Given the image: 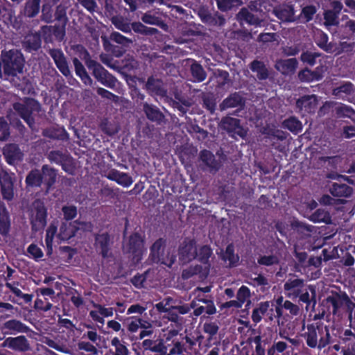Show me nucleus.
<instances>
[{"mask_svg": "<svg viewBox=\"0 0 355 355\" xmlns=\"http://www.w3.org/2000/svg\"><path fill=\"white\" fill-rule=\"evenodd\" d=\"M330 340L329 329L327 327L324 329L315 328L313 326L308 327L306 343L311 347H324Z\"/></svg>", "mask_w": 355, "mask_h": 355, "instance_id": "f257e3e1", "label": "nucleus"}, {"mask_svg": "<svg viewBox=\"0 0 355 355\" xmlns=\"http://www.w3.org/2000/svg\"><path fill=\"white\" fill-rule=\"evenodd\" d=\"M3 69L8 74L16 75L23 69L24 60L21 55L14 51H10L3 55Z\"/></svg>", "mask_w": 355, "mask_h": 355, "instance_id": "f03ea898", "label": "nucleus"}, {"mask_svg": "<svg viewBox=\"0 0 355 355\" xmlns=\"http://www.w3.org/2000/svg\"><path fill=\"white\" fill-rule=\"evenodd\" d=\"M91 224L89 223L74 221L73 223H63L60 228L58 234L55 236L57 240L67 241L75 236L76 232L79 230H89L91 229Z\"/></svg>", "mask_w": 355, "mask_h": 355, "instance_id": "7ed1b4c3", "label": "nucleus"}, {"mask_svg": "<svg viewBox=\"0 0 355 355\" xmlns=\"http://www.w3.org/2000/svg\"><path fill=\"white\" fill-rule=\"evenodd\" d=\"M150 256L154 261L160 262L167 266H171L175 260L173 254L169 250H164L162 240L154 243L151 248Z\"/></svg>", "mask_w": 355, "mask_h": 355, "instance_id": "20e7f679", "label": "nucleus"}, {"mask_svg": "<svg viewBox=\"0 0 355 355\" xmlns=\"http://www.w3.org/2000/svg\"><path fill=\"white\" fill-rule=\"evenodd\" d=\"M46 209L43 203L35 202L31 212V223L34 230H42L46 223Z\"/></svg>", "mask_w": 355, "mask_h": 355, "instance_id": "39448f33", "label": "nucleus"}, {"mask_svg": "<svg viewBox=\"0 0 355 355\" xmlns=\"http://www.w3.org/2000/svg\"><path fill=\"white\" fill-rule=\"evenodd\" d=\"M55 175L56 174L54 170L44 166L43 168L42 177H41L38 171H33L26 178V183L30 186H40L42 181L44 180L50 186L54 182Z\"/></svg>", "mask_w": 355, "mask_h": 355, "instance_id": "423d86ee", "label": "nucleus"}, {"mask_svg": "<svg viewBox=\"0 0 355 355\" xmlns=\"http://www.w3.org/2000/svg\"><path fill=\"white\" fill-rule=\"evenodd\" d=\"M123 250L126 253L132 254L133 259L138 261L143 253V240L138 234L132 235L128 241H125Z\"/></svg>", "mask_w": 355, "mask_h": 355, "instance_id": "0eeeda50", "label": "nucleus"}, {"mask_svg": "<svg viewBox=\"0 0 355 355\" xmlns=\"http://www.w3.org/2000/svg\"><path fill=\"white\" fill-rule=\"evenodd\" d=\"M155 307L159 312L166 313L178 310L180 314H185L190 310V308L187 305L175 306L174 302L171 298L164 299L157 303Z\"/></svg>", "mask_w": 355, "mask_h": 355, "instance_id": "6e6552de", "label": "nucleus"}, {"mask_svg": "<svg viewBox=\"0 0 355 355\" xmlns=\"http://www.w3.org/2000/svg\"><path fill=\"white\" fill-rule=\"evenodd\" d=\"M222 126L228 132L232 133L233 136L237 135L241 137L246 135V131L240 125L238 119L231 117L225 118L222 121Z\"/></svg>", "mask_w": 355, "mask_h": 355, "instance_id": "1a4fd4ad", "label": "nucleus"}, {"mask_svg": "<svg viewBox=\"0 0 355 355\" xmlns=\"http://www.w3.org/2000/svg\"><path fill=\"white\" fill-rule=\"evenodd\" d=\"M197 252L195 243L190 241L185 243L180 249V259L183 263L190 261L196 257Z\"/></svg>", "mask_w": 355, "mask_h": 355, "instance_id": "9d476101", "label": "nucleus"}, {"mask_svg": "<svg viewBox=\"0 0 355 355\" xmlns=\"http://www.w3.org/2000/svg\"><path fill=\"white\" fill-rule=\"evenodd\" d=\"M0 183L1 184L3 198L10 200L13 196L12 181L11 176L5 171L0 173Z\"/></svg>", "mask_w": 355, "mask_h": 355, "instance_id": "9b49d317", "label": "nucleus"}, {"mask_svg": "<svg viewBox=\"0 0 355 355\" xmlns=\"http://www.w3.org/2000/svg\"><path fill=\"white\" fill-rule=\"evenodd\" d=\"M107 177L108 179L116 182L119 184L124 187H130L133 182L132 178L127 173L116 170L110 171Z\"/></svg>", "mask_w": 355, "mask_h": 355, "instance_id": "f8f14e48", "label": "nucleus"}, {"mask_svg": "<svg viewBox=\"0 0 355 355\" xmlns=\"http://www.w3.org/2000/svg\"><path fill=\"white\" fill-rule=\"evenodd\" d=\"M303 286V282L300 279L288 280L284 284V289L289 297H297Z\"/></svg>", "mask_w": 355, "mask_h": 355, "instance_id": "ddd939ff", "label": "nucleus"}, {"mask_svg": "<svg viewBox=\"0 0 355 355\" xmlns=\"http://www.w3.org/2000/svg\"><path fill=\"white\" fill-rule=\"evenodd\" d=\"M317 105L318 101L315 95L303 96L297 101V107L308 112L314 111Z\"/></svg>", "mask_w": 355, "mask_h": 355, "instance_id": "4468645a", "label": "nucleus"}, {"mask_svg": "<svg viewBox=\"0 0 355 355\" xmlns=\"http://www.w3.org/2000/svg\"><path fill=\"white\" fill-rule=\"evenodd\" d=\"M4 155L6 157L8 162L10 164H14L16 162L19 161L22 158V153L14 144L8 145L3 150Z\"/></svg>", "mask_w": 355, "mask_h": 355, "instance_id": "2eb2a0df", "label": "nucleus"}, {"mask_svg": "<svg viewBox=\"0 0 355 355\" xmlns=\"http://www.w3.org/2000/svg\"><path fill=\"white\" fill-rule=\"evenodd\" d=\"M297 64V60L294 58H291L278 61L275 64V67L282 73L289 74L295 71Z\"/></svg>", "mask_w": 355, "mask_h": 355, "instance_id": "dca6fc26", "label": "nucleus"}, {"mask_svg": "<svg viewBox=\"0 0 355 355\" xmlns=\"http://www.w3.org/2000/svg\"><path fill=\"white\" fill-rule=\"evenodd\" d=\"M275 15L283 21H294V12L290 6H282L274 9Z\"/></svg>", "mask_w": 355, "mask_h": 355, "instance_id": "f3484780", "label": "nucleus"}, {"mask_svg": "<svg viewBox=\"0 0 355 355\" xmlns=\"http://www.w3.org/2000/svg\"><path fill=\"white\" fill-rule=\"evenodd\" d=\"M323 73V68H318L314 72L304 69L300 72L299 78L304 82H313L320 80L322 77Z\"/></svg>", "mask_w": 355, "mask_h": 355, "instance_id": "a211bd4d", "label": "nucleus"}, {"mask_svg": "<svg viewBox=\"0 0 355 355\" xmlns=\"http://www.w3.org/2000/svg\"><path fill=\"white\" fill-rule=\"evenodd\" d=\"M51 55L60 71L64 76H68L70 73V71L67 64L63 53L60 51L55 50L51 51Z\"/></svg>", "mask_w": 355, "mask_h": 355, "instance_id": "6ab92c4d", "label": "nucleus"}, {"mask_svg": "<svg viewBox=\"0 0 355 355\" xmlns=\"http://www.w3.org/2000/svg\"><path fill=\"white\" fill-rule=\"evenodd\" d=\"M238 18L241 22H246L247 24L254 26H260L262 21V19H260L258 17L248 12L245 8L242 9L239 12Z\"/></svg>", "mask_w": 355, "mask_h": 355, "instance_id": "aec40b11", "label": "nucleus"}, {"mask_svg": "<svg viewBox=\"0 0 355 355\" xmlns=\"http://www.w3.org/2000/svg\"><path fill=\"white\" fill-rule=\"evenodd\" d=\"M352 189L346 184L334 183L330 188L331 193L337 197H347L352 193Z\"/></svg>", "mask_w": 355, "mask_h": 355, "instance_id": "412c9836", "label": "nucleus"}, {"mask_svg": "<svg viewBox=\"0 0 355 355\" xmlns=\"http://www.w3.org/2000/svg\"><path fill=\"white\" fill-rule=\"evenodd\" d=\"M223 260L229 266H235L239 261V256L234 254V248L230 245L226 248L225 252L222 255Z\"/></svg>", "mask_w": 355, "mask_h": 355, "instance_id": "4be33fe9", "label": "nucleus"}, {"mask_svg": "<svg viewBox=\"0 0 355 355\" xmlns=\"http://www.w3.org/2000/svg\"><path fill=\"white\" fill-rule=\"evenodd\" d=\"M10 228V219L6 207L0 205V232L6 234Z\"/></svg>", "mask_w": 355, "mask_h": 355, "instance_id": "5701e85b", "label": "nucleus"}, {"mask_svg": "<svg viewBox=\"0 0 355 355\" xmlns=\"http://www.w3.org/2000/svg\"><path fill=\"white\" fill-rule=\"evenodd\" d=\"M128 330L132 332L137 331L139 327L144 329H149L151 327V324L146 321L142 320L137 318H130L128 319Z\"/></svg>", "mask_w": 355, "mask_h": 355, "instance_id": "b1692460", "label": "nucleus"}, {"mask_svg": "<svg viewBox=\"0 0 355 355\" xmlns=\"http://www.w3.org/2000/svg\"><path fill=\"white\" fill-rule=\"evenodd\" d=\"M73 64L76 74L81 78V80L84 82L85 84L90 85L92 83V79L87 75L81 62L77 58H74Z\"/></svg>", "mask_w": 355, "mask_h": 355, "instance_id": "393cba45", "label": "nucleus"}, {"mask_svg": "<svg viewBox=\"0 0 355 355\" xmlns=\"http://www.w3.org/2000/svg\"><path fill=\"white\" fill-rule=\"evenodd\" d=\"M109 243V237L106 234H99L96 239V248L101 251V253L103 257L107 256V245Z\"/></svg>", "mask_w": 355, "mask_h": 355, "instance_id": "a878e982", "label": "nucleus"}, {"mask_svg": "<svg viewBox=\"0 0 355 355\" xmlns=\"http://www.w3.org/2000/svg\"><path fill=\"white\" fill-rule=\"evenodd\" d=\"M334 110L338 116H346L355 121V111L343 104H335Z\"/></svg>", "mask_w": 355, "mask_h": 355, "instance_id": "bb28decb", "label": "nucleus"}, {"mask_svg": "<svg viewBox=\"0 0 355 355\" xmlns=\"http://www.w3.org/2000/svg\"><path fill=\"white\" fill-rule=\"evenodd\" d=\"M83 58L85 60V64L87 67L93 70L94 74L96 76H101L103 74L104 69L103 67L95 61L90 60L87 52H84Z\"/></svg>", "mask_w": 355, "mask_h": 355, "instance_id": "cd10ccee", "label": "nucleus"}, {"mask_svg": "<svg viewBox=\"0 0 355 355\" xmlns=\"http://www.w3.org/2000/svg\"><path fill=\"white\" fill-rule=\"evenodd\" d=\"M270 307L268 302H262L256 308L252 313V318L254 322L261 321L262 316L266 313Z\"/></svg>", "mask_w": 355, "mask_h": 355, "instance_id": "c85d7f7f", "label": "nucleus"}, {"mask_svg": "<svg viewBox=\"0 0 355 355\" xmlns=\"http://www.w3.org/2000/svg\"><path fill=\"white\" fill-rule=\"evenodd\" d=\"M8 343L10 347L17 350L24 351L28 349L26 339L22 336L12 338Z\"/></svg>", "mask_w": 355, "mask_h": 355, "instance_id": "c756f323", "label": "nucleus"}, {"mask_svg": "<svg viewBox=\"0 0 355 355\" xmlns=\"http://www.w3.org/2000/svg\"><path fill=\"white\" fill-rule=\"evenodd\" d=\"M311 220L315 223L323 222L329 223L331 222V217L327 211L323 209H318L311 215Z\"/></svg>", "mask_w": 355, "mask_h": 355, "instance_id": "7c9ffc66", "label": "nucleus"}, {"mask_svg": "<svg viewBox=\"0 0 355 355\" xmlns=\"http://www.w3.org/2000/svg\"><path fill=\"white\" fill-rule=\"evenodd\" d=\"M353 91L352 85L350 83H345L340 87L334 89V94L339 98H345Z\"/></svg>", "mask_w": 355, "mask_h": 355, "instance_id": "2f4dec72", "label": "nucleus"}, {"mask_svg": "<svg viewBox=\"0 0 355 355\" xmlns=\"http://www.w3.org/2000/svg\"><path fill=\"white\" fill-rule=\"evenodd\" d=\"M217 3L220 10L226 11L241 6V1L240 0H218Z\"/></svg>", "mask_w": 355, "mask_h": 355, "instance_id": "473e14b6", "label": "nucleus"}, {"mask_svg": "<svg viewBox=\"0 0 355 355\" xmlns=\"http://www.w3.org/2000/svg\"><path fill=\"white\" fill-rule=\"evenodd\" d=\"M322 36V41L318 42V45L324 49L326 51L329 53H335L336 54L340 53L341 51H344V49L345 48V45L344 44H342L343 49L342 50H337V49L332 44H327V37L324 34H321Z\"/></svg>", "mask_w": 355, "mask_h": 355, "instance_id": "72a5a7b5", "label": "nucleus"}, {"mask_svg": "<svg viewBox=\"0 0 355 355\" xmlns=\"http://www.w3.org/2000/svg\"><path fill=\"white\" fill-rule=\"evenodd\" d=\"M284 126L291 132L297 133L302 129V123L295 118H290L284 122Z\"/></svg>", "mask_w": 355, "mask_h": 355, "instance_id": "f704fd0d", "label": "nucleus"}, {"mask_svg": "<svg viewBox=\"0 0 355 355\" xmlns=\"http://www.w3.org/2000/svg\"><path fill=\"white\" fill-rule=\"evenodd\" d=\"M148 89L152 92H155L160 95H164L165 91L162 87V83L159 80L150 78L146 85Z\"/></svg>", "mask_w": 355, "mask_h": 355, "instance_id": "c9c22d12", "label": "nucleus"}, {"mask_svg": "<svg viewBox=\"0 0 355 355\" xmlns=\"http://www.w3.org/2000/svg\"><path fill=\"white\" fill-rule=\"evenodd\" d=\"M191 73L195 81L201 82L205 78V73L200 65L194 63L191 65Z\"/></svg>", "mask_w": 355, "mask_h": 355, "instance_id": "e433bc0d", "label": "nucleus"}, {"mask_svg": "<svg viewBox=\"0 0 355 355\" xmlns=\"http://www.w3.org/2000/svg\"><path fill=\"white\" fill-rule=\"evenodd\" d=\"M250 295V290L248 287L243 286L239 288L237 293L238 307H241L249 299Z\"/></svg>", "mask_w": 355, "mask_h": 355, "instance_id": "4c0bfd02", "label": "nucleus"}, {"mask_svg": "<svg viewBox=\"0 0 355 355\" xmlns=\"http://www.w3.org/2000/svg\"><path fill=\"white\" fill-rule=\"evenodd\" d=\"M112 345L115 347L114 355H128V349L121 343L118 338L115 337L112 340Z\"/></svg>", "mask_w": 355, "mask_h": 355, "instance_id": "58836bf2", "label": "nucleus"}, {"mask_svg": "<svg viewBox=\"0 0 355 355\" xmlns=\"http://www.w3.org/2000/svg\"><path fill=\"white\" fill-rule=\"evenodd\" d=\"M56 230H57L56 227L54 226L53 225H51L46 230L45 242H46L47 248L49 250H51L53 239H55V234L56 232Z\"/></svg>", "mask_w": 355, "mask_h": 355, "instance_id": "ea45409f", "label": "nucleus"}, {"mask_svg": "<svg viewBox=\"0 0 355 355\" xmlns=\"http://www.w3.org/2000/svg\"><path fill=\"white\" fill-rule=\"evenodd\" d=\"M39 12V0H33L28 3L25 12L29 17L35 15Z\"/></svg>", "mask_w": 355, "mask_h": 355, "instance_id": "a19ab883", "label": "nucleus"}, {"mask_svg": "<svg viewBox=\"0 0 355 355\" xmlns=\"http://www.w3.org/2000/svg\"><path fill=\"white\" fill-rule=\"evenodd\" d=\"M144 110L147 116L151 120H159L162 117L161 113L157 109L150 105H146Z\"/></svg>", "mask_w": 355, "mask_h": 355, "instance_id": "79ce46f5", "label": "nucleus"}, {"mask_svg": "<svg viewBox=\"0 0 355 355\" xmlns=\"http://www.w3.org/2000/svg\"><path fill=\"white\" fill-rule=\"evenodd\" d=\"M62 212L64 218L71 220L75 218L77 215V209L75 206L68 205L62 207Z\"/></svg>", "mask_w": 355, "mask_h": 355, "instance_id": "37998d69", "label": "nucleus"}, {"mask_svg": "<svg viewBox=\"0 0 355 355\" xmlns=\"http://www.w3.org/2000/svg\"><path fill=\"white\" fill-rule=\"evenodd\" d=\"M241 103V98L238 94H233L223 103L224 107H236Z\"/></svg>", "mask_w": 355, "mask_h": 355, "instance_id": "c03bdc74", "label": "nucleus"}, {"mask_svg": "<svg viewBox=\"0 0 355 355\" xmlns=\"http://www.w3.org/2000/svg\"><path fill=\"white\" fill-rule=\"evenodd\" d=\"M200 158L208 166L214 168V156L208 150H203L201 152Z\"/></svg>", "mask_w": 355, "mask_h": 355, "instance_id": "a18cd8bd", "label": "nucleus"}, {"mask_svg": "<svg viewBox=\"0 0 355 355\" xmlns=\"http://www.w3.org/2000/svg\"><path fill=\"white\" fill-rule=\"evenodd\" d=\"M28 252L35 259H41L43 257L42 250L35 244H31L28 248Z\"/></svg>", "mask_w": 355, "mask_h": 355, "instance_id": "49530a36", "label": "nucleus"}, {"mask_svg": "<svg viewBox=\"0 0 355 355\" xmlns=\"http://www.w3.org/2000/svg\"><path fill=\"white\" fill-rule=\"evenodd\" d=\"M211 255V249L208 246L202 247L199 252L197 253L196 257L201 261H205Z\"/></svg>", "mask_w": 355, "mask_h": 355, "instance_id": "de8ad7c7", "label": "nucleus"}, {"mask_svg": "<svg viewBox=\"0 0 355 355\" xmlns=\"http://www.w3.org/2000/svg\"><path fill=\"white\" fill-rule=\"evenodd\" d=\"M315 12V9L313 6H307L303 8L301 17L304 18L306 21L312 19L313 15Z\"/></svg>", "mask_w": 355, "mask_h": 355, "instance_id": "09e8293b", "label": "nucleus"}, {"mask_svg": "<svg viewBox=\"0 0 355 355\" xmlns=\"http://www.w3.org/2000/svg\"><path fill=\"white\" fill-rule=\"evenodd\" d=\"M199 302H202L207 304L205 308V312L209 315H213L216 312V308L212 300H206V299H199Z\"/></svg>", "mask_w": 355, "mask_h": 355, "instance_id": "8fccbe9b", "label": "nucleus"}, {"mask_svg": "<svg viewBox=\"0 0 355 355\" xmlns=\"http://www.w3.org/2000/svg\"><path fill=\"white\" fill-rule=\"evenodd\" d=\"M259 263L266 266H270L278 262V259L272 255L263 256L258 260Z\"/></svg>", "mask_w": 355, "mask_h": 355, "instance_id": "3c124183", "label": "nucleus"}, {"mask_svg": "<svg viewBox=\"0 0 355 355\" xmlns=\"http://www.w3.org/2000/svg\"><path fill=\"white\" fill-rule=\"evenodd\" d=\"M309 289L311 291V295L309 292H305L300 296V299L302 302L309 304L311 300L313 299L315 295V291L313 286H309Z\"/></svg>", "mask_w": 355, "mask_h": 355, "instance_id": "603ef678", "label": "nucleus"}, {"mask_svg": "<svg viewBox=\"0 0 355 355\" xmlns=\"http://www.w3.org/2000/svg\"><path fill=\"white\" fill-rule=\"evenodd\" d=\"M317 56H318V54L311 52H305L302 54L301 60L304 62L313 65L315 63V59Z\"/></svg>", "mask_w": 355, "mask_h": 355, "instance_id": "864d4df0", "label": "nucleus"}, {"mask_svg": "<svg viewBox=\"0 0 355 355\" xmlns=\"http://www.w3.org/2000/svg\"><path fill=\"white\" fill-rule=\"evenodd\" d=\"M112 22L118 29L121 30L123 32H128L130 31V26L128 24L123 22L121 19L117 17L113 18Z\"/></svg>", "mask_w": 355, "mask_h": 355, "instance_id": "5fc2aeb1", "label": "nucleus"}, {"mask_svg": "<svg viewBox=\"0 0 355 355\" xmlns=\"http://www.w3.org/2000/svg\"><path fill=\"white\" fill-rule=\"evenodd\" d=\"M251 69L253 71H260V76H259L260 78H265L267 76V74L265 71V69H263V66L262 63L260 62H257V61L253 62L251 64Z\"/></svg>", "mask_w": 355, "mask_h": 355, "instance_id": "6e6d98bb", "label": "nucleus"}, {"mask_svg": "<svg viewBox=\"0 0 355 355\" xmlns=\"http://www.w3.org/2000/svg\"><path fill=\"white\" fill-rule=\"evenodd\" d=\"M111 38L116 42L123 45H126L130 42V41L128 39H127L119 33H112L111 35Z\"/></svg>", "mask_w": 355, "mask_h": 355, "instance_id": "4d7b16f0", "label": "nucleus"}, {"mask_svg": "<svg viewBox=\"0 0 355 355\" xmlns=\"http://www.w3.org/2000/svg\"><path fill=\"white\" fill-rule=\"evenodd\" d=\"M8 135V128L6 122L0 118V140L5 139Z\"/></svg>", "mask_w": 355, "mask_h": 355, "instance_id": "13d9d810", "label": "nucleus"}, {"mask_svg": "<svg viewBox=\"0 0 355 355\" xmlns=\"http://www.w3.org/2000/svg\"><path fill=\"white\" fill-rule=\"evenodd\" d=\"M218 329V326L213 322L205 323L203 327L205 332L209 334V335L216 334Z\"/></svg>", "mask_w": 355, "mask_h": 355, "instance_id": "bf43d9fd", "label": "nucleus"}, {"mask_svg": "<svg viewBox=\"0 0 355 355\" xmlns=\"http://www.w3.org/2000/svg\"><path fill=\"white\" fill-rule=\"evenodd\" d=\"M132 28L135 32L140 33H150V30L148 29L146 26H144L141 23H133L132 24Z\"/></svg>", "mask_w": 355, "mask_h": 355, "instance_id": "052dcab7", "label": "nucleus"}, {"mask_svg": "<svg viewBox=\"0 0 355 355\" xmlns=\"http://www.w3.org/2000/svg\"><path fill=\"white\" fill-rule=\"evenodd\" d=\"M146 308L141 306L139 304H134L130 306L127 311L128 314H132V313H139L141 314L146 311Z\"/></svg>", "mask_w": 355, "mask_h": 355, "instance_id": "680f3d73", "label": "nucleus"}, {"mask_svg": "<svg viewBox=\"0 0 355 355\" xmlns=\"http://www.w3.org/2000/svg\"><path fill=\"white\" fill-rule=\"evenodd\" d=\"M325 24L327 25H333L336 23V15L331 11H327L324 13Z\"/></svg>", "mask_w": 355, "mask_h": 355, "instance_id": "e2e57ef3", "label": "nucleus"}, {"mask_svg": "<svg viewBox=\"0 0 355 355\" xmlns=\"http://www.w3.org/2000/svg\"><path fill=\"white\" fill-rule=\"evenodd\" d=\"M284 307L289 310L290 313L293 315H297L299 311L298 307L290 301H286L284 304Z\"/></svg>", "mask_w": 355, "mask_h": 355, "instance_id": "0e129e2a", "label": "nucleus"}, {"mask_svg": "<svg viewBox=\"0 0 355 355\" xmlns=\"http://www.w3.org/2000/svg\"><path fill=\"white\" fill-rule=\"evenodd\" d=\"M80 3L89 11H94L96 8V3L93 0H79Z\"/></svg>", "mask_w": 355, "mask_h": 355, "instance_id": "69168bd1", "label": "nucleus"}, {"mask_svg": "<svg viewBox=\"0 0 355 355\" xmlns=\"http://www.w3.org/2000/svg\"><path fill=\"white\" fill-rule=\"evenodd\" d=\"M98 312L101 317H109L113 315V309L112 308H105L100 305H98Z\"/></svg>", "mask_w": 355, "mask_h": 355, "instance_id": "338daca9", "label": "nucleus"}, {"mask_svg": "<svg viewBox=\"0 0 355 355\" xmlns=\"http://www.w3.org/2000/svg\"><path fill=\"white\" fill-rule=\"evenodd\" d=\"M78 347L80 349H84L87 352H96V349L94 345L89 343L81 342L78 344Z\"/></svg>", "mask_w": 355, "mask_h": 355, "instance_id": "774afa93", "label": "nucleus"}]
</instances>
